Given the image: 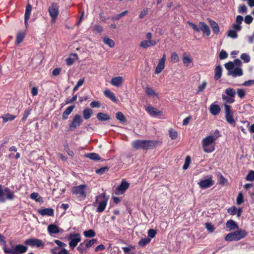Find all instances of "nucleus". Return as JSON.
<instances>
[{
  "label": "nucleus",
  "mask_w": 254,
  "mask_h": 254,
  "mask_svg": "<svg viewBox=\"0 0 254 254\" xmlns=\"http://www.w3.org/2000/svg\"><path fill=\"white\" fill-rule=\"evenodd\" d=\"M24 244L31 247H36L43 248L44 246V243L41 240L36 238L27 239L24 241Z\"/></svg>",
  "instance_id": "nucleus-6"
},
{
  "label": "nucleus",
  "mask_w": 254,
  "mask_h": 254,
  "mask_svg": "<svg viewBox=\"0 0 254 254\" xmlns=\"http://www.w3.org/2000/svg\"><path fill=\"white\" fill-rule=\"evenodd\" d=\"M14 198V191L7 187H2L0 185V202H4L6 199L13 200Z\"/></svg>",
  "instance_id": "nucleus-3"
},
{
  "label": "nucleus",
  "mask_w": 254,
  "mask_h": 254,
  "mask_svg": "<svg viewBox=\"0 0 254 254\" xmlns=\"http://www.w3.org/2000/svg\"><path fill=\"white\" fill-rule=\"evenodd\" d=\"M187 23L192 27V28L196 32H199L200 29L196 25L192 23L191 22L188 21Z\"/></svg>",
  "instance_id": "nucleus-59"
},
{
  "label": "nucleus",
  "mask_w": 254,
  "mask_h": 254,
  "mask_svg": "<svg viewBox=\"0 0 254 254\" xmlns=\"http://www.w3.org/2000/svg\"><path fill=\"white\" fill-rule=\"evenodd\" d=\"M227 57H228V54L226 51L222 50L220 52V54H219V58L221 60L225 59L227 58Z\"/></svg>",
  "instance_id": "nucleus-64"
},
{
  "label": "nucleus",
  "mask_w": 254,
  "mask_h": 254,
  "mask_svg": "<svg viewBox=\"0 0 254 254\" xmlns=\"http://www.w3.org/2000/svg\"><path fill=\"white\" fill-rule=\"evenodd\" d=\"M237 31L231 29L227 32V36L232 38H236L238 37Z\"/></svg>",
  "instance_id": "nucleus-43"
},
{
  "label": "nucleus",
  "mask_w": 254,
  "mask_h": 254,
  "mask_svg": "<svg viewBox=\"0 0 254 254\" xmlns=\"http://www.w3.org/2000/svg\"><path fill=\"white\" fill-rule=\"evenodd\" d=\"M166 60V56L164 55L162 58L159 61L158 64L155 69V73H160L164 68L165 62Z\"/></svg>",
  "instance_id": "nucleus-13"
},
{
  "label": "nucleus",
  "mask_w": 254,
  "mask_h": 254,
  "mask_svg": "<svg viewBox=\"0 0 254 254\" xmlns=\"http://www.w3.org/2000/svg\"><path fill=\"white\" fill-rule=\"evenodd\" d=\"M222 69L221 65L216 66L215 68L214 79L217 80L222 76Z\"/></svg>",
  "instance_id": "nucleus-29"
},
{
  "label": "nucleus",
  "mask_w": 254,
  "mask_h": 254,
  "mask_svg": "<svg viewBox=\"0 0 254 254\" xmlns=\"http://www.w3.org/2000/svg\"><path fill=\"white\" fill-rule=\"evenodd\" d=\"M182 60L183 64L187 67H189L192 62V59L187 56H184Z\"/></svg>",
  "instance_id": "nucleus-39"
},
{
  "label": "nucleus",
  "mask_w": 254,
  "mask_h": 254,
  "mask_svg": "<svg viewBox=\"0 0 254 254\" xmlns=\"http://www.w3.org/2000/svg\"><path fill=\"white\" fill-rule=\"evenodd\" d=\"M97 118L99 121L103 122L109 120L110 119V117L106 114L98 113L97 114Z\"/></svg>",
  "instance_id": "nucleus-30"
},
{
  "label": "nucleus",
  "mask_w": 254,
  "mask_h": 254,
  "mask_svg": "<svg viewBox=\"0 0 254 254\" xmlns=\"http://www.w3.org/2000/svg\"><path fill=\"white\" fill-rule=\"evenodd\" d=\"M87 187L86 185H80L78 186L74 187L72 188V192L74 194L79 195L83 198L86 196V192L85 189Z\"/></svg>",
  "instance_id": "nucleus-10"
},
{
  "label": "nucleus",
  "mask_w": 254,
  "mask_h": 254,
  "mask_svg": "<svg viewBox=\"0 0 254 254\" xmlns=\"http://www.w3.org/2000/svg\"><path fill=\"white\" fill-rule=\"evenodd\" d=\"M233 233L234 234L236 241L245 238L247 235L246 231L242 229H239L236 231L233 232Z\"/></svg>",
  "instance_id": "nucleus-15"
},
{
  "label": "nucleus",
  "mask_w": 254,
  "mask_h": 254,
  "mask_svg": "<svg viewBox=\"0 0 254 254\" xmlns=\"http://www.w3.org/2000/svg\"><path fill=\"white\" fill-rule=\"evenodd\" d=\"M222 98L223 100L225 101V103H224V105L225 104L228 105L227 104H228V103H229V104L233 103L235 101L234 98L231 97L230 96H226L225 95H222Z\"/></svg>",
  "instance_id": "nucleus-35"
},
{
  "label": "nucleus",
  "mask_w": 254,
  "mask_h": 254,
  "mask_svg": "<svg viewBox=\"0 0 254 254\" xmlns=\"http://www.w3.org/2000/svg\"><path fill=\"white\" fill-rule=\"evenodd\" d=\"M159 141L152 140H137L132 142L131 145L135 149L148 150L154 148Z\"/></svg>",
  "instance_id": "nucleus-1"
},
{
  "label": "nucleus",
  "mask_w": 254,
  "mask_h": 254,
  "mask_svg": "<svg viewBox=\"0 0 254 254\" xmlns=\"http://www.w3.org/2000/svg\"><path fill=\"white\" fill-rule=\"evenodd\" d=\"M243 72L242 68L236 67L234 70L232 71H228V74L232 75L233 77L239 76L243 75Z\"/></svg>",
  "instance_id": "nucleus-24"
},
{
  "label": "nucleus",
  "mask_w": 254,
  "mask_h": 254,
  "mask_svg": "<svg viewBox=\"0 0 254 254\" xmlns=\"http://www.w3.org/2000/svg\"><path fill=\"white\" fill-rule=\"evenodd\" d=\"M48 12L52 18V22H55L59 13L58 4L55 2H53L48 8Z\"/></svg>",
  "instance_id": "nucleus-5"
},
{
  "label": "nucleus",
  "mask_w": 254,
  "mask_h": 254,
  "mask_svg": "<svg viewBox=\"0 0 254 254\" xmlns=\"http://www.w3.org/2000/svg\"><path fill=\"white\" fill-rule=\"evenodd\" d=\"M206 229L210 232H213L214 231L213 226L210 223L207 222L205 223Z\"/></svg>",
  "instance_id": "nucleus-55"
},
{
  "label": "nucleus",
  "mask_w": 254,
  "mask_h": 254,
  "mask_svg": "<svg viewBox=\"0 0 254 254\" xmlns=\"http://www.w3.org/2000/svg\"><path fill=\"white\" fill-rule=\"evenodd\" d=\"M38 212L42 216L48 215L52 216L54 215V209L51 208H44L38 210Z\"/></svg>",
  "instance_id": "nucleus-19"
},
{
  "label": "nucleus",
  "mask_w": 254,
  "mask_h": 254,
  "mask_svg": "<svg viewBox=\"0 0 254 254\" xmlns=\"http://www.w3.org/2000/svg\"><path fill=\"white\" fill-rule=\"evenodd\" d=\"M225 67L228 71H232V69L234 68V64L231 62H228L225 64Z\"/></svg>",
  "instance_id": "nucleus-48"
},
{
  "label": "nucleus",
  "mask_w": 254,
  "mask_h": 254,
  "mask_svg": "<svg viewBox=\"0 0 254 254\" xmlns=\"http://www.w3.org/2000/svg\"><path fill=\"white\" fill-rule=\"evenodd\" d=\"M237 94L240 98H242L245 96L246 93L244 89H238L237 90Z\"/></svg>",
  "instance_id": "nucleus-63"
},
{
  "label": "nucleus",
  "mask_w": 254,
  "mask_h": 254,
  "mask_svg": "<svg viewBox=\"0 0 254 254\" xmlns=\"http://www.w3.org/2000/svg\"><path fill=\"white\" fill-rule=\"evenodd\" d=\"M244 202L243 195L242 193H239L237 198V203L240 205Z\"/></svg>",
  "instance_id": "nucleus-58"
},
{
  "label": "nucleus",
  "mask_w": 254,
  "mask_h": 254,
  "mask_svg": "<svg viewBox=\"0 0 254 254\" xmlns=\"http://www.w3.org/2000/svg\"><path fill=\"white\" fill-rule=\"evenodd\" d=\"M32 10V6L30 4H28L26 6L25 13V17H29L31 14V11Z\"/></svg>",
  "instance_id": "nucleus-49"
},
{
  "label": "nucleus",
  "mask_w": 254,
  "mask_h": 254,
  "mask_svg": "<svg viewBox=\"0 0 254 254\" xmlns=\"http://www.w3.org/2000/svg\"><path fill=\"white\" fill-rule=\"evenodd\" d=\"M109 197L105 193H102L95 197V200L93 203L94 207H97L96 211L99 213L103 212L107 206Z\"/></svg>",
  "instance_id": "nucleus-2"
},
{
  "label": "nucleus",
  "mask_w": 254,
  "mask_h": 254,
  "mask_svg": "<svg viewBox=\"0 0 254 254\" xmlns=\"http://www.w3.org/2000/svg\"><path fill=\"white\" fill-rule=\"evenodd\" d=\"M226 226L227 228L229 229V231L238 229V225L233 220H229L227 221L226 223Z\"/></svg>",
  "instance_id": "nucleus-23"
},
{
  "label": "nucleus",
  "mask_w": 254,
  "mask_h": 254,
  "mask_svg": "<svg viewBox=\"0 0 254 254\" xmlns=\"http://www.w3.org/2000/svg\"><path fill=\"white\" fill-rule=\"evenodd\" d=\"M103 41L105 44L108 45L111 48L114 47L115 45L114 41L107 37H105Z\"/></svg>",
  "instance_id": "nucleus-36"
},
{
  "label": "nucleus",
  "mask_w": 254,
  "mask_h": 254,
  "mask_svg": "<svg viewBox=\"0 0 254 254\" xmlns=\"http://www.w3.org/2000/svg\"><path fill=\"white\" fill-rule=\"evenodd\" d=\"M83 234L87 238H92L95 236V232L92 229L84 231Z\"/></svg>",
  "instance_id": "nucleus-41"
},
{
  "label": "nucleus",
  "mask_w": 254,
  "mask_h": 254,
  "mask_svg": "<svg viewBox=\"0 0 254 254\" xmlns=\"http://www.w3.org/2000/svg\"><path fill=\"white\" fill-rule=\"evenodd\" d=\"M86 249L87 248L86 247V244L84 245L83 243H81L77 248V250L79 251V252L80 254L86 253Z\"/></svg>",
  "instance_id": "nucleus-44"
},
{
  "label": "nucleus",
  "mask_w": 254,
  "mask_h": 254,
  "mask_svg": "<svg viewBox=\"0 0 254 254\" xmlns=\"http://www.w3.org/2000/svg\"><path fill=\"white\" fill-rule=\"evenodd\" d=\"M199 25L200 26V30H201L203 33L206 34L207 36H209L210 34V30L208 26L203 22H199Z\"/></svg>",
  "instance_id": "nucleus-21"
},
{
  "label": "nucleus",
  "mask_w": 254,
  "mask_h": 254,
  "mask_svg": "<svg viewBox=\"0 0 254 254\" xmlns=\"http://www.w3.org/2000/svg\"><path fill=\"white\" fill-rule=\"evenodd\" d=\"M14 253L15 254H21L26 253L28 250L27 246L22 245H13Z\"/></svg>",
  "instance_id": "nucleus-14"
},
{
  "label": "nucleus",
  "mask_w": 254,
  "mask_h": 254,
  "mask_svg": "<svg viewBox=\"0 0 254 254\" xmlns=\"http://www.w3.org/2000/svg\"><path fill=\"white\" fill-rule=\"evenodd\" d=\"M226 94L231 97L234 98L236 95L235 90L233 88H228L225 90Z\"/></svg>",
  "instance_id": "nucleus-42"
},
{
  "label": "nucleus",
  "mask_w": 254,
  "mask_h": 254,
  "mask_svg": "<svg viewBox=\"0 0 254 254\" xmlns=\"http://www.w3.org/2000/svg\"><path fill=\"white\" fill-rule=\"evenodd\" d=\"M104 95L109 99H110L112 101L115 102H117L118 100L114 93L111 92L110 90L108 89H106L104 92Z\"/></svg>",
  "instance_id": "nucleus-28"
},
{
  "label": "nucleus",
  "mask_w": 254,
  "mask_h": 254,
  "mask_svg": "<svg viewBox=\"0 0 254 254\" xmlns=\"http://www.w3.org/2000/svg\"><path fill=\"white\" fill-rule=\"evenodd\" d=\"M82 122V119L81 116L79 114L75 115L72 120L71 123L69 126V129L70 131L78 127Z\"/></svg>",
  "instance_id": "nucleus-7"
},
{
  "label": "nucleus",
  "mask_w": 254,
  "mask_h": 254,
  "mask_svg": "<svg viewBox=\"0 0 254 254\" xmlns=\"http://www.w3.org/2000/svg\"><path fill=\"white\" fill-rule=\"evenodd\" d=\"M68 239L70 240L69 247L73 249L81 241V237L79 234H70L68 236Z\"/></svg>",
  "instance_id": "nucleus-9"
},
{
  "label": "nucleus",
  "mask_w": 254,
  "mask_h": 254,
  "mask_svg": "<svg viewBox=\"0 0 254 254\" xmlns=\"http://www.w3.org/2000/svg\"><path fill=\"white\" fill-rule=\"evenodd\" d=\"M156 234V230L150 229L148 231V235L149 238H153L155 237V235Z\"/></svg>",
  "instance_id": "nucleus-56"
},
{
  "label": "nucleus",
  "mask_w": 254,
  "mask_h": 254,
  "mask_svg": "<svg viewBox=\"0 0 254 254\" xmlns=\"http://www.w3.org/2000/svg\"><path fill=\"white\" fill-rule=\"evenodd\" d=\"M214 184V182L211 177L208 179L201 180L198 183L199 187L203 189L208 188L213 185Z\"/></svg>",
  "instance_id": "nucleus-11"
},
{
  "label": "nucleus",
  "mask_w": 254,
  "mask_h": 254,
  "mask_svg": "<svg viewBox=\"0 0 254 254\" xmlns=\"http://www.w3.org/2000/svg\"><path fill=\"white\" fill-rule=\"evenodd\" d=\"M129 187V184L125 180H123L120 185L117 187V190L118 192L124 193Z\"/></svg>",
  "instance_id": "nucleus-17"
},
{
  "label": "nucleus",
  "mask_w": 254,
  "mask_h": 254,
  "mask_svg": "<svg viewBox=\"0 0 254 254\" xmlns=\"http://www.w3.org/2000/svg\"><path fill=\"white\" fill-rule=\"evenodd\" d=\"M169 135L171 139L174 140L177 138L178 133L176 131L171 129L169 130Z\"/></svg>",
  "instance_id": "nucleus-53"
},
{
  "label": "nucleus",
  "mask_w": 254,
  "mask_h": 254,
  "mask_svg": "<svg viewBox=\"0 0 254 254\" xmlns=\"http://www.w3.org/2000/svg\"><path fill=\"white\" fill-rule=\"evenodd\" d=\"M116 117L121 123H125L127 121L125 116L121 112H118L116 113Z\"/></svg>",
  "instance_id": "nucleus-38"
},
{
  "label": "nucleus",
  "mask_w": 254,
  "mask_h": 254,
  "mask_svg": "<svg viewBox=\"0 0 254 254\" xmlns=\"http://www.w3.org/2000/svg\"><path fill=\"white\" fill-rule=\"evenodd\" d=\"M232 29L238 32L242 29V26L241 25L237 24V23H234L232 24Z\"/></svg>",
  "instance_id": "nucleus-60"
},
{
  "label": "nucleus",
  "mask_w": 254,
  "mask_h": 254,
  "mask_svg": "<svg viewBox=\"0 0 254 254\" xmlns=\"http://www.w3.org/2000/svg\"><path fill=\"white\" fill-rule=\"evenodd\" d=\"M191 162V159L190 157V156H187L185 159V164L183 165V168L184 170H187L190 163Z\"/></svg>",
  "instance_id": "nucleus-46"
},
{
  "label": "nucleus",
  "mask_w": 254,
  "mask_h": 254,
  "mask_svg": "<svg viewBox=\"0 0 254 254\" xmlns=\"http://www.w3.org/2000/svg\"><path fill=\"white\" fill-rule=\"evenodd\" d=\"M207 85V82L206 81H203L202 84L200 85L198 87V92H202L203 91L204 89L205 88Z\"/></svg>",
  "instance_id": "nucleus-61"
},
{
  "label": "nucleus",
  "mask_w": 254,
  "mask_h": 254,
  "mask_svg": "<svg viewBox=\"0 0 254 254\" xmlns=\"http://www.w3.org/2000/svg\"><path fill=\"white\" fill-rule=\"evenodd\" d=\"M210 22V25L211 26V28L212 29V30L213 31L214 33L216 34H218L219 32V27L218 25V24L215 22V21L212 20H209Z\"/></svg>",
  "instance_id": "nucleus-31"
},
{
  "label": "nucleus",
  "mask_w": 254,
  "mask_h": 254,
  "mask_svg": "<svg viewBox=\"0 0 254 254\" xmlns=\"http://www.w3.org/2000/svg\"><path fill=\"white\" fill-rule=\"evenodd\" d=\"M224 107L226 121L231 125L235 124V120L233 118V112L231 110V107L227 104H225Z\"/></svg>",
  "instance_id": "nucleus-8"
},
{
  "label": "nucleus",
  "mask_w": 254,
  "mask_h": 254,
  "mask_svg": "<svg viewBox=\"0 0 254 254\" xmlns=\"http://www.w3.org/2000/svg\"><path fill=\"white\" fill-rule=\"evenodd\" d=\"M158 42V39L154 40H143L140 42V46L143 48L146 49L149 47L155 46Z\"/></svg>",
  "instance_id": "nucleus-12"
},
{
  "label": "nucleus",
  "mask_w": 254,
  "mask_h": 254,
  "mask_svg": "<svg viewBox=\"0 0 254 254\" xmlns=\"http://www.w3.org/2000/svg\"><path fill=\"white\" fill-rule=\"evenodd\" d=\"M109 170V168L107 167H104L101 168L100 169H97L96 170V173L97 174H103L106 172H107Z\"/></svg>",
  "instance_id": "nucleus-51"
},
{
  "label": "nucleus",
  "mask_w": 254,
  "mask_h": 254,
  "mask_svg": "<svg viewBox=\"0 0 254 254\" xmlns=\"http://www.w3.org/2000/svg\"><path fill=\"white\" fill-rule=\"evenodd\" d=\"M145 92L147 96L150 97H158V94L155 90L149 86H146L145 88Z\"/></svg>",
  "instance_id": "nucleus-25"
},
{
  "label": "nucleus",
  "mask_w": 254,
  "mask_h": 254,
  "mask_svg": "<svg viewBox=\"0 0 254 254\" xmlns=\"http://www.w3.org/2000/svg\"><path fill=\"white\" fill-rule=\"evenodd\" d=\"M150 241L151 239L149 238L142 239L139 241L138 245L141 247H144L145 245L149 244Z\"/></svg>",
  "instance_id": "nucleus-40"
},
{
  "label": "nucleus",
  "mask_w": 254,
  "mask_h": 254,
  "mask_svg": "<svg viewBox=\"0 0 254 254\" xmlns=\"http://www.w3.org/2000/svg\"><path fill=\"white\" fill-rule=\"evenodd\" d=\"M237 209L236 206H233L228 209V212L232 215H234L237 213Z\"/></svg>",
  "instance_id": "nucleus-54"
},
{
  "label": "nucleus",
  "mask_w": 254,
  "mask_h": 254,
  "mask_svg": "<svg viewBox=\"0 0 254 254\" xmlns=\"http://www.w3.org/2000/svg\"><path fill=\"white\" fill-rule=\"evenodd\" d=\"M4 252L5 254H15L14 253V250L13 248V245L11 247V248H4Z\"/></svg>",
  "instance_id": "nucleus-62"
},
{
  "label": "nucleus",
  "mask_w": 254,
  "mask_h": 254,
  "mask_svg": "<svg viewBox=\"0 0 254 254\" xmlns=\"http://www.w3.org/2000/svg\"><path fill=\"white\" fill-rule=\"evenodd\" d=\"M75 107L74 105H72L67 108L62 115V119L63 120H66L68 118V115L71 113Z\"/></svg>",
  "instance_id": "nucleus-26"
},
{
  "label": "nucleus",
  "mask_w": 254,
  "mask_h": 254,
  "mask_svg": "<svg viewBox=\"0 0 254 254\" xmlns=\"http://www.w3.org/2000/svg\"><path fill=\"white\" fill-rule=\"evenodd\" d=\"M123 82V78L122 76H117L114 77L111 81V83L115 86L119 87L121 85Z\"/></svg>",
  "instance_id": "nucleus-22"
},
{
  "label": "nucleus",
  "mask_w": 254,
  "mask_h": 254,
  "mask_svg": "<svg viewBox=\"0 0 254 254\" xmlns=\"http://www.w3.org/2000/svg\"><path fill=\"white\" fill-rule=\"evenodd\" d=\"M209 110L212 115L216 116L220 113L221 109L218 105L212 104L210 106Z\"/></svg>",
  "instance_id": "nucleus-20"
},
{
  "label": "nucleus",
  "mask_w": 254,
  "mask_h": 254,
  "mask_svg": "<svg viewBox=\"0 0 254 254\" xmlns=\"http://www.w3.org/2000/svg\"><path fill=\"white\" fill-rule=\"evenodd\" d=\"M3 122L5 123L8 121H13L15 118V116L11 114H7L1 117Z\"/></svg>",
  "instance_id": "nucleus-37"
},
{
  "label": "nucleus",
  "mask_w": 254,
  "mask_h": 254,
  "mask_svg": "<svg viewBox=\"0 0 254 254\" xmlns=\"http://www.w3.org/2000/svg\"><path fill=\"white\" fill-rule=\"evenodd\" d=\"M25 36V33L22 31L18 32L16 35L15 43L19 44L21 43Z\"/></svg>",
  "instance_id": "nucleus-32"
},
{
  "label": "nucleus",
  "mask_w": 254,
  "mask_h": 254,
  "mask_svg": "<svg viewBox=\"0 0 254 254\" xmlns=\"http://www.w3.org/2000/svg\"><path fill=\"white\" fill-rule=\"evenodd\" d=\"M48 231L51 236L60 232V228L55 224H50L48 226Z\"/></svg>",
  "instance_id": "nucleus-18"
},
{
  "label": "nucleus",
  "mask_w": 254,
  "mask_h": 254,
  "mask_svg": "<svg viewBox=\"0 0 254 254\" xmlns=\"http://www.w3.org/2000/svg\"><path fill=\"white\" fill-rule=\"evenodd\" d=\"M226 241H236L233 232L228 234L225 237Z\"/></svg>",
  "instance_id": "nucleus-47"
},
{
  "label": "nucleus",
  "mask_w": 254,
  "mask_h": 254,
  "mask_svg": "<svg viewBox=\"0 0 254 254\" xmlns=\"http://www.w3.org/2000/svg\"><path fill=\"white\" fill-rule=\"evenodd\" d=\"M146 111L153 116H160L163 115V112L154 107L148 106L146 108Z\"/></svg>",
  "instance_id": "nucleus-16"
},
{
  "label": "nucleus",
  "mask_w": 254,
  "mask_h": 254,
  "mask_svg": "<svg viewBox=\"0 0 254 254\" xmlns=\"http://www.w3.org/2000/svg\"><path fill=\"white\" fill-rule=\"evenodd\" d=\"M93 114V111L90 109H85L83 111V116L85 120L89 119Z\"/></svg>",
  "instance_id": "nucleus-33"
},
{
  "label": "nucleus",
  "mask_w": 254,
  "mask_h": 254,
  "mask_svg": "<svg viewBox=\"0 0 254 254\" xmlns=\"http://www.w3.org/2000/svg\"><path fill=\"white\" fill-rule=\"evenodd\" d=\"M85 157L94 161H97L100 159L99 155L95 153H88L85 155Z\"/></svg>",
  "instance_id": "nucleus-34"
},
{
  "label": "nucleus",
  "mask_w": 254,
  "mask_h": 254,
  "mask_svg": "<svg viewBox=\"0 0 254 254\" xmlns=\"http://www.w3.org/2000/svg\"><path fill=\"white\" fill-rule=\"evenodd\" d=\"M217 138L213 135H209L202 140V144L203 150L207 153L212 152L214 150V146H211V144Z\"/></svg>",
  "instance_id": "nucleus-4"
},
{
  "label": "nucleus",
  "mask_w": 254,
  "mask_h": 254,
  "mask_svg": "<svg viewBox=\"0 0 254 254\" xmlns=\"http://www.w3.org/2000/svg\"><path fill=\"white\" fill-rule=\"evenodd\" d=\"M97 243V239H93L92 240H89L87 241L86 243V247L87 248H89L92 246L94 245V244H96Z\"/></svg>",
  "instance_id": "nucleus-50"
},
{
  "label": "nucleus",
  "mask_w": 254,
  "mask_h": 254,
  "mask_svg": "<svg viewBox=\"0 0 254 254\" xmlns=\"http://www.w3.org/2000/svg\"><path fill=\"white\" fill-rule=\"evenodd\" d=\"M246 180L249 181H254V171H250L246 177Z\"/></svg>",
  "instance_id": "nucleus-52"
},
{
  "label": "nucleus",
  "mask_w": 254,
  "mask_h": 254,
  "mask_svg": "<svg viewBox=\"0 0 254 254\" xmlns=\"http://www.w3.org/2000/svg\"><path fill=\"white\" fill-rule=\"evenodd\" d=\"M241 58L246 63H248L250 61V57L249 55L245 53L242 54L241 55Z\"/></svg>",
  "instance_id": "nucleus-57"
},
{
  "label": "nucleus",
  "mask_w": 254,
  "mask_h": 254,
  "mask_svg": "<svg viewBox=\"0 0 254 254\" xmlns=\"http://www.w3.org/2000/svg\"><path fill=\"white\" fill-rule=\"evenodd\" d=\"M78 59V56L76 54H72L70 57L65 60L66 64L67 65H72L76 59Z\"/></svg>",
  "instance_id": "nucleus-27"
},
{
  "label": "nucleus",
  "mask_w": 254,
  "mask_h": 254,
  "mask_svg": "<svg viewBox=\"0 0 254 254\" xmlns=\"http://www.w3.org/2000/svg\"><path fill=\"white\" fill-rule=\"evenodd\" d=\"M171 60L173 63H177L179 62L180 59L177 54L176 52H173L171 54Z\"/></svg>",
  "instance_id": "nucleus-45"
}]
</instances>
